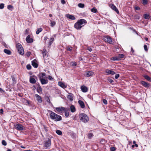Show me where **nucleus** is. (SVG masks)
Listing matches in <instances>:
<instances>
[{
	"mask_svg": "<svg viewBox=\"0 0 151 151\" xmlns=\"http://www.w3.org/2000/svg\"><path fill=\"white\" fill-rule=\"evenodd\" d=\"M108 81L110 83H112L113 82V80L110 78H108Z\"/></svg>",
	"mask_w": 151,
	"mask_h": 151,
	"instance_id": "5fc2aeb1",
	"label": "nucleus"
},
{
	"mask_svg": "<svg viewBox=\"0 0 151 151\" xmlns=\"http://www.w3.org/2000/svg\"><path fill=\"white\" fill-rule=\"evenodd\" d=\"M48 79L50 80H52L53 79L52 76H48Z\"/></svg>",
	"mask_w": 151,
	"mask_h": 151,
	"instance_id": "4d7b16f0",
	"label": "nucleus"
},
{
	"mask_svg": "<svg viewBox=\"0 0 151 151\" xmlns=\"http://www.w3.org/2000/svg\"><path fill=\"white\" fill-rule=\"evenodd\" d=\"M72 47H69V46H68L66 47V49L67 51L71 52L72 51Z\"/></svg>",
	"mask_w": 151,
	"mask_h": 151,
	"instance_id": "c9c22d12",
	"label": "nucleus"
},
{
	"mask_svg": "<svg viewBox=\"0 0 151 151\" xmlns=\"http://www.w3.org/2000/svg\"><path fill=\"white\" fill-rule=\"evenodd\" d=\"M40 80L42 84H46L48 83V81L47 80H45V79L40 78Z\"/></svg>",
	"mask_w": 151,
	"mask_h": 151,
	"instance_id": "2eb2a0df",
	"label": "nucleus"
},
{
	"mask_svg": "<svg viewBox=\"0 0 151 151\" xmlns=\"http://www.w3.org/2000/svg\"><path fill=\"white\" fill-rule=\"evenodd\" d=\"M42 54H43V57L44 59V60L45 62V60L47 59L46 58L48 57V55H47V52L44 53H43Z\"/></svg>",
	"mask_w": 151,
	"mask_h": 151,
	"instance_id": "b1692460",
	"label": "nucleus"
},
{
	"mask_svg": "<svg viewBox=\"0 0 151 151\" xmlns=\"http://www.w3.org/2000/svg\"><path fill=\"white\" fill-rule=\"evenodd\" d=\"M119 76H115V79H117Z\"/></svg>",
	"mask_w": 151,
	"mask_h": 151,
	"instance_id": "69168bd1",
	"label": "nucleus"
},
{
	"mask_svg": "<svg viewBox=\"0 0 151 151\" xmlns=\"http://www.w3.org/2000/svg\"><path fill=\"white\" fill-rule=\"evenodd\" d=\"M144 47L145 51H147L148 50V49L147 45H145L144 46Z\"/></svg>",
	"mask_w": 151,
	"mask_h": 151,
	"instance_id": "49530a36",
	"label": "nucleus"
},
{
	"mask_svg": "<svg viewBox=\"0 0 151 151\" xmlns=\"http://www.w3.org/2000/svg\"><path fill=\"white\" fill-rule=\"evenodd\" d=\"M133 143L136 147H138V145L137 144H136V142L135 141H134Z\"/></svg>",
	"mask_w": 151,
	"mask_h": 151,
	"instance_id": "6e6d98bb",
	"label": "nucleus"
},
{
	"mask_svg": "<svg viewBox=\"0 0 151 151\" xmlns=\"http://www.w3.org/2000/svg\"><path fill=\"white\" fill-rule=\"evenodd\" d=\"M141 83L145 87H148L149 86V84L145 81H142Z\"/></svg>",
	"mask_w": 151,
	"mask_h": 151,
	"instance_id": "a211bd4d",
	"label": "nucleus"
},
{
	"mask_svg": "<svg viewBox=\"0 0 151 151\" xmlns=\"http://www.w3.org/2000/svg\"><path fill=\"white\" fill-rule=\"evenodd\" d=\"M81 89L82 91L83 92H86L88 91L87 87L84 86H81Z\"/></svg>",
	"mask_w": 151,
	"mask_h": 151,
	"instance_id": "dca6fc26",
	"label": "nucleus"
},
{
	"mask_svg": "<svg viewBox=\"0 0 151 151\" xmlns=\"http://www.w3.org/2000/svg\"><path fill=\"white\" fill-rule=\"evenodd\" d=\"M111 7L117 13H119V11L116 7L114 4L110 5Z\"/></svg>",
	"mask_w": 151,
	"mask_h": 151,
	"instance_id": "ddd939ff",
	"label": "nucleus"
},
{
	"mask_svg": "<svg viewBox=\"0 0 151 151\" xmlns=\"http://www.w3.org/2000/svg\"><path fill=\"white\" fill-rule=\"evenodd\" d=\"M51 144L50 140L48 139L45 142L44 145L45 147L48 148L50 146Z\"/></svg>",
	"mask_w": 151,
	"mask_h": 151,
	"instance_id": "0eeeda50",
	"label": "nucleus"
},
{
	"mask_svg": "<svg viewBox=\"0 0 151 151\" xmlns=\"http://www.w3.org/2000/svg\"><path fill=\"white\" fill-rule=\"evenodd\" d=\"M78 103L80 106L82 108H84L85 107V105L84 102L81 100H79Z\"/></svg>",
	"mask_w": 151,
	"mask_h": 151,
	"instance_id": "f3484780",
	"label": "nucleus"
},
{
	"mask_svg": "<svg viewBox=\"0 0 151 151\" xmlns=\"http://www.w3.org/2000/svg\"><path fill=\"white\" fill-rule=\"evenodd\" d=\"M131 51L132 53H133L134 51V50L133 49V48L132 47H131Z\"/></svg>",
	"mask_w": 151,
	"mask_h": 151,
	"instance_id": "bf43d9fd",
	"label": "nucleus"
},
{
	"mask_svg": "<svg viewBox=\"0 0 151 151\" xmlns=\"http://www.w3.org/2000/svg\"><path fill=\"white\" fill-rule=\"evenodd\" d=\"M47 39V36H45L44 37V40L46 41V40Z\"/></svg>",
	"mask_w": 151,
	"mask_h": 151,
	"instance_id": "680f3d73",
	"label": "nucleus"
},
{
	"mask_svg": "<svg viewBox=\"0 0 151 151\" xmlns=\"http://www.w3.org/2000/svg\"><path fill=\"white\" fill-rule=\"evenodd\" d=\"M26 68L27 69L30 70L31 69L32 67L30 64H28L27 65Z\"/></svg>",
	"mask_w": 151,
	"mask_h": 151,
	"instance_id": "a19ab883",
	"label": "nucleus"
},
{
	"mask_svg": "<svg viewBox=\"0 0 151 151\" xmlns=\"http://www.w3.org/2000/svg\"><path fill=\"white\" fill-rule=\"evenodd\" d=\"M66 17L68 19L72 20H74L76 19V18L73 15H71L70 14H67L66 15Z\"/></svg>",
	"mask_w": 151,
	"mask_h": 151,
	"instance_id": "4468645a",
	"label": "nucleus"
},
{
	"mask_svg": "<svg viewBox=\"0 0 151 151\" xmlns=\"http://www.w3.org/2000/svg\"><path fill=\"white\" fill-rule=\"evenodd\" d=\"M134 9L135 10L139 11L140 10V8L137 5H135L134 6Z\"/></svg>",
	"mask_w": 151,
	"mask_h": 151,
	"instance_id": "c756f323",
	"label": "nucleus"
},
{
	"mask_svg": "<svg viewBox=\"0 0 151 151\" xmlns=\"http://www.w3.org/2000/svg\"><path fill=\"white\" fill-rule=\"evenodd\" d=\"M71 65L73 66H76L77 65V63L76 62H72L71 63Z\"/></svg>",
	"mask_w": 151,
	"mask_h": 151,
	"instance_id": "4c0bfd02",
	"label": "nucleus"
},
{
	"mask_svg": "<svg viewBox=\"0 0 151 151\" xmlns=\"http://www.w3.org/2000/svg\"><path fill=\"white\" fill-rule=\"evenodd\" d=\"M3 110L2 109H0V112L1 114H2L3 113Z\"/></svg>",
	"mask_w": 151,
	"mask_h": 151,
	"instance_id": "e2e57ef3",
	"label": "nucleus"
},
{
	"mask_svg": "<svg viewBox=\"0 0 151 151\" xmlns=\"http://www.w3.org/2000/svg\"><path fill=\"white\" fill-rule=\"evenodd\" d=\"M103 103H104V104H106H106H107V100H106V99H103Z\"/></svg>",
	"mask_w": 151,
	"mask_h": 151,
	"instance_id": "de8ad7c7",
	"label": "nucleus"
},
{
	"mask_svg": "<svg viewBox=\"0 0 151 151\" xmlns=\"http://www.w3.org/2000/svg\"><path fill=\"white\" fill-rule=\"evenodd\" d=\"M144 78L147 80L151 82V78L150 77V76H144Z\"/></svg>",
	"mask_w": 151,
	"mask_h": 151,
	"instance_id": "2f4dec72",
	"label": "nucleus"
},
{
	"mask_svg": "<svg viewBox=\"0 0 151 151\" xmlns=\"http://www.w3.org/2000/svg\"><path fill=\"white\" fill-rule=\"evenodd\" d=\"M30 82L31 83H35L36 82V81L34 78H30Z\"/></svg>",
	"mask_w": 151,
	"mask_h": 151,
	"instance_id": "a878e982",
	"label": "nucleus"
},
{
	"mask_svg": "<svg viewBox=\"0 0 151 151\" xmlns=\"http://www.w3.org/2000/svg\"><path fill=\"white\" fill-rule=\"evenodd\" d=\"M32 65L34 68H37L38 66V64L37 63V61L34 59L32 61Z\"/></svg>",
	"mask_w": 151,
	"mask_h": 151,
	"instance_id": "9d476101",
	"label": "nucleus"
},
{
	"mask_svg": "<svg viewBox=\"0 0 151 151\" xmlns=\"http://www.w3.org/2000/svg\"><path fill=\"white\" fill-rule=\"evenodd\" d=\"M42 30V28H40L38 29L36 31V34L37 35L39 34Z\"/></svg>",
	"mask_w": 151,
	"mask_h": 151,
	"instance_id": "cd10ccee",
	"label": "nucleus"
},
{
	"mask_svg": "<svg viewBox=\"0 0 151 151\" xmlns=\"http://www.w3.org/2000/svg\"><path fill=\"white\" fill-rule=\"evenodd\" d=\"M124 55L123 54H119L118 55V58H119V60L120 58H124Z\"/></svg>",
	"mask_w": 151,
	"mask_h": 151,
	"instance_id": "72a5a7b5",
	"label": "nucleus"
},
{
	"mask_svg": "<svg viewBox=\"0 0 151 151\" xmlns=\"http://www.w3.org/2000/svg\"><path fill=\"white\" fill-rule=\"evenodd\" d=\"M56 133L57 134H58L59 135H61L62 134V132L60 130H56Z\"/></svg>",
	"mask_w": 151,
	"mask_h": 151,
	"instance_id": "ea45409f",
	"label": "nucleus"
},
{
	"mask_svg": "<svg viewBox=\"0 0 151 151\" xmlns=\"http://www.w3.org/2000/svg\"><path fill=\"white\" fill-rule=\"evenodd\" d=\"M105 72L106 73L107 75H114L115 74V73L114 71L112 70H109L108 69H107L105 70Z\"/></svg>",
	"mask_w": 151,
	"mask_h": 151,
	"instance_id": "1a4fd4ad",
	"label": "nucleus"
},
{
	"mask_svg": "<svg viewBox=\"0 0 151 151\" xmlns=\"http://www.w3.org/2000/svg\"><path fill=\"white\" fill-rule=\"evenodd\" d=\"M25 103H26V104H27V105H29L30 104L29 101L27 100H26L25 101Z\"/></svg>",
	"mask_w": 151,
	"mask_h": 151,
	"instance_id": "603ef678",
	"label": "nucleus"
},
{
	"mask_svg": "<svg viewBox=\"0 0 151 151\" xmlns=\"http://www.w3.org/2000/svg\"><path fill=\"white\" fill-rule=\"evenodd\" d=\"M4 51L5 53L8 55H10L11 54V51L9 50L8 49H5L4 50Z\"/></svg>",
	"mask_w": 151,
	"mask_h": 151,
	"instance_id": "4be33fe9",
	"label": "nucleus"
},
{
	"mask_svg": "<svg viewBox=\"0 0 151 151\" xmlns=\"http://www.w3.org/2000/svg\"><path fill=\"white\" fill-rule=\"evenodd\" d=\"M94 73L92 71H89L86 72V76H93Z\"/></svg>",
	"mask_w": 151,
	"mask_h": 151,
	"instance_id": "5701e85b",
	"label": "nucleus"
},
{
	"mask_svg": "<svg viewBox=\"0 0 151 151\" xmlns=\"http://www.w3.org/2000/svg\"><path fill=\"white\" fill-rule=\"evenodd\" d=\"M145 40H146L147 41L148 40V39L147 38H145Z\"/></svg>",
	"mask_w": 151,
	"mask_h": 151,
	"instance_id": "338daca9",
	"label": "nucleus"
},
{
	"mask_svg": "<svg viewBox=\"0 0 151 151\" xmlns=\"http://www.w3.org/2000/svg\"><path fill=\"white\" fill-rule=\"evenodd\" d=\"M104 40L106 42H107L108 43L111 44L112 42V39L109 36H106L104 37Z\"/></svg>",
	"mask_w": 151,
	"mask_h": 151,
	"instance_id": "423d86ee",
	"label": "nucleus"
},
{
	"mask_svg": "<svg viewBox=\"0 0 151 151\" xmlns=\"http://www.w3.org/2000/svg\"><path fill=\"white\" fill-rule=\"evenodd\" d=\"M2 144L4 146H6L7 145L6 142L4 140H3L2 141Z\"/></svg>",
	"mask_w": 151,
	"mask_h": 151,
	"instance_id": "37998d69",
	"label": "nucleus"
},
{
	"mask_svg": "<svg viewBox=\"0 0 151 151\" xmlns=\"http://www.w3.org/2000/svg\"><path fill=\"white\" fill-rule=\"evenodd\" d=\"M97 9L95 8L94 7L91 9V12L94 13H96L97 12Z\"/></svg>",
	"mask_w": 151,
	"mask_h": 151,
	"instance_id": "e433bc0d",
	"label": "nucleus"
},
{
	"mask_svg": "<svg viewBox=\"0 0 151 151\" xmlns=\"http://www.w3.org/2000/svg\"><path fill=\"white\" fill-rule=\"evenodd\" d=\"M4 7V4L3 3H1L0 4V9H2Z\"/></svg>",
	"mask_w": 151,
	"mask_h": 151,
	"instance_id": "79ce46f5",
	"label": "nucleus"
},
{
	"mask_svg": "<svg viewBox=\"0 0 151 151\" xmlns=\"http://www.w3.org/2000/svg\"><path fill=\"white\" fill-rule=\"evenodd\" d=\"M58 85L60 86L63 88H65L66 87V86L64 83L62 82H59Z\"/></svg>",
	"mask_w": 151,
	"mask_h": 151,
	"instance_id": "412c9836",
	"label": "nucleus"
},
{
	"mask_svg": "<svg viewBox=\"0 0 151 151\" xmlns=\"http://www.w3.org/2000/svg\"><path fill=\"white\" fill-rule=\"evenodd\" d=\"M49 16L50 17H51L52 16V14H50L49 15Z\"/></svg>",
	"mask_w": 151,
	"mask_h": 151,
	"instance_id": "774afa93",
	"label": "nucleus"
},
{
	"mask_svg": "<svg viewBox=\"0 0 151 151\" xmlns=\"http://www.w3.org/2000/svg\"><path fill=\"white\" fill-rule=\"evenodd\" d=\"M78 6L81 8H83L84 6V5L82 3H79L78 4Z\"/></svg>",
	"mask_w": 151,
	"mask_h": 151,
	"instance_id": "58836bf2",
	"label": "nucleus"
},
{
	"mask_svg": "<svg viewBox=\"0 0 151 151\" xmlns=\"http://www.w3.org/2000/svg\"><path fill=\"white\" fill-rule=\"evenodd\" d=\"M88 136L89 138H91V137H93V134L91 133H89L88 134Z\"/></svg>",
	"mask_w": 151,
	"mask_h": 151,
	"instance_id": "a18cd8bd",
	"label": "nucleus"
},
{
	"mask_svg": "<svg viewBox=\"0 0 151 151\" xmlns=\"http://www.w3.org/2000/svg\"><path fill=\"white\" fill-rule=\"evenodd\" d=\"M79 119L83 122H87L89 121V118L84 113L81 114L79 115Z\"/></svg>",
	"mask_w": 151,
	"mask_h": 151,
	"instance_id": "7ed1b4c3",
	"label": "nucleus"
},
{
	"mask_svg": "<svg viewBox=\"0 0 151 151\" xmlns=\"http://www.w3.org/2000/svg\"><path fill=\"white\" fill-rule=\"evenodd\" d=\"M87 50L90 52H91L92 51V49L90 47H88L87 48Z\"/></svg>",
	"mask_w": 151,
	"mask_h": 151,
	"instance_id": "864d4df0",
	"label": "nucleus"
},
{
	"mask_svg": "<svg viewBox=\"0 0 151 151\" xmlns=\"http://www.w3.org/2000/svg\"><path fill=\"white\" fill-rule=\"evenodd\" d=\"M56 110L60 112H62L63 111H66L68 110H69V108H66L63 107H56L55 108Z\"/></svg>",
	"mask_w": 151,
	"mask_h": 151,
	"instance_id": "6e6552de",
	"label": "nucleus"
},
{
	"mask_svg": "<svg viewBox=\"0 0 151 151\" xmlns=\"http://www.w3.org/2000/svg\"><path fill=\"white\" fill-rule=\"evenodd\" d=\"M30 35H28L26 38V40L28 43H30L33 42V39L30 38Z\"/></svg>",
	"mask_w": 151,
	"mask_h": 151,
	"instance_id": "9b49d317",
	"label": "nucleus"
},
{
	"mask_svg": "<svg viewBox=\"0 0 151 151\" xmlns=\"http://www.w3.org/2000/svg\"><path fill=\"white\" fill-rule=\"evenodd\" d=\"M87 23V21L84 19H78L74 25V28L77 30H80L82 27L85 26Z\"/></svg>",
	"mask_w": 151,
	"mask_h": 151,
	"instance_id": "f257e3e1",
	"label": "nucleus"
},
{
	"mask_svg": "<svg viewBox=\"0 0 151 151\" xmlns=\"http://www.w3.org/2000/svg\"><path fill=\"white\" fill-rule=\"evenodd\" d=\"M47 50L45 49H44L42 50V54L47 52Z\"/></svg>",
	"mask_w": 151,
	"mask_h": 151,
	"instance_id": "09e8293b",
	"label": "nucleus"
},
{
	"mask_svg": "<svg viewBox=\"0 0 151 151\" xmlns=\"http://www.w3.org/2000/svg\"><path fill=\"white\" fill-rule=\"evenodd\" d=\"M144 18L146 19H150V16L149 14H145L143 15Z\"/></svg>",
	"mask_w": 151,
	"mask_h": 151,
	"instance_id": "bb28decb",
	"label": "nucleus"
},
{
	"mask_svg": "<svg viewBox=\"0 0 151 151\" xmlns=\"http://www.w3.org/2000/svg\"><path fill=\"white\" fill-rule=\"evenodd\" d=\"M110 150L111 151H115L116 150L115 148L114 147H111L110 148Z\"/></svg>",
	"mask_w": 151,
	"mask_h": 151,
	"instance_id": "8fccbe9b",
	"label": "nucleus"
},
{
	"mask_svg": "<svg viewBox=\"0 0 151 151\" xmlns=\"http://www.w3.org/2000/svg\"><path fill=\"white\" fill-rule=\"evenodd\" d=\"M48 112L50 114V117L52 119L56 121H59L61 120L62 117L50 111H49Z\"/></svg>",
	"mask_w": 151,
	"mask_h": 151,
	"instance_id": "f03ea898",
	"label": "nucleus"
},
{
	"mask_svg": "<svg viewBox=\"0 0 151 151\" xmlns=\"http://www.w3.org/2000/svg\"><path fill=\"white\" fill-rule=\"evenodd\" d=\"M35 96L38 101V103H41L42 102V100L41 97L37 94L35 95Z\"/></svg>",
	"mask_w": 151,
	"mask_h": 151,
	"instance_id": "f8f14e48",
	"label": "nucleus"
},
{
	"mask_svg": "<svg viewBox=\"0 0 151 151\" xmlns=\"http://www.w3.org/2000/svg\"><path fill=\"white\" fill-rule=\"evenodd\" d=\"M7 8L9 10L11 11H12L14 9L13 6L12 5H8L7 6Z\"/></svg>",
	"mask_w": 151,
	"mask_h": 151,
	"instance_id": "393cba45",
	"label": "nucleus"
},
{
	"mask_svg": "<svg viewBox=\"0 0 151 151\" xmlns=\"http://www.w3.org/2000/svg\"><path fill=\"white\" fill-rule=\"evenodd\" d=\"M54 41V38L53 37H51L50 40L48 43L49 47L50 46Z\"/></svg>",
	"mask_w": 151,
	"mask_h": 151,
	"instance_id": "aec40b11",
	"label": "nucleus"
},
{
	"mask_svg": "<svg viewBox=\"0 0 151 151\" xmlns=\"http://www.w3.org/2000/svg\"><path fill=\"white\" fill-rule=\"evenodd\" d=\"M30 55L31 52H27L26 54V55L28 57H29Z\"/></svg>",
	"mask_w": 151,
	"mask_h": 151,
	"instance_id": "c03bdc74",
	"label": "nucleus"
},
{
	"mask_svg": "<svg viewBox=\"0 0 151 151\" xmlns=\"http://www.w3.org/2000/svg\"><path fill=\"white\" fill-rule=\"evenodd\" d=\"M65 115L66 117H68L69 115V113L68 112H65Z\"/></svg>",
	"mask_w": 151,
	"mask_h": 151,
	"instance_id": "3c124183",
	"label": "nucleus"
},
{
	"mask_svg": "<svg viewBox=\"0 0 151 151\" xmlns=\"http://www.w3.org/2000/svg\"><path fill=\"white\" fill-rule=\"evenodd\" d=\"M41 76H45L46 75L45 73H41Z\"/></svg>",
	"mask_w": 151,
	"mask_h": 151,
	"instance_id": "052dcab7",
	"label": "nucleus"
},
{
	"mask_svg": "<svg viewBox=\"0 0 151 151\" xmlns=\"http://www.w3.org/2000/svg\"><path fill=\"white\" fill-rule=\"evenodd\" d=\"M17 47L19 53L21 55H22L24 54V50L22 46L19 43L17 44Z\"/></svg>",
	"mask_w": 151,
	"mask_h": 151,
	"instance_id": "20e7f679",
	"label": "nucleus"
},
{
	"mask_svg": "<svg viewBox=\"0 0 151 151\" xmlns=\"http://www.w3.org/2000/svg\"><path fill=\"white\" fill-rule=\"evenodd\" d=\"M67 98L70 100L72 101L73 100V96L71 94H69L67 96Z\"/></svg>",
	"mask_w": 151,
	"mask_h": 151,
	"instance_id": "c85d7f7f",
	"label": "nucleus"
},
{
	"mask_svg": "<svg viewBox=\"0 0 151 151\" xmlns=\"http://www.w3.org/2000/svg\"><path fill=\"white\" fill-rule=\"evenodd\" d=\"M61 2L62 3L64 4L65 3V1L64 0H61Z\"/></svg>",
	"mask_w": 151,
	"mask_h": 151,
	"instance_id": "13d9d810",
	"label": "nucleus"
},
{
	"mask_svg": "<svg viewBox=\"0 0 151 151\" xmlns=\"http://www.w3.org/2000/svg\"><path fill=\"white\" fill-rule=\"evenodd\" d=\"M111 60H119V59L117 57H114L111 58Z\"/></svg>",
	"mask_w": 151,
	"mask_h": 151,
	"instance_id": "473e14b6",
	"label": "nucleus"
},
{
	"mask_svg": "<svg viewBox=\"0 0 151 151\" xmlns=\"http://www.w3.org/2000/svg\"><path fill=\"white\" fill-rule=\"evenodd\" d=\"M15 128L17 130L22 131L24 130V127L22 124H17L14 125Z\"/></svg>",
	"mask_w": 151,
	"mask_h": 151,
	"instance_id": "39448f33",
	"label": "nucleus"
},
{
	"mask_svg": "<svg viewBox=\"0 0 151 151\" xmlns=\"http://www.w3.org/2000/svg\"><path fill=\"white\" fill-rule=\"evenodd\" d=\"M56 24V23L55 21H51L50 23V25L51 27H53Z\"/></svg>",
	"mask_w": 151,
	"mask_h": 151,
	"instance_id": "f704fd0d",
	"label": "nucleus"
},
{
	"mask_svg": "<svg viewBox=\"0 0 151 151\" xmlns=\"http://www.w3.org/2000/svg\"><path fill=\"white\" fill-rule=\"evenodd\" d=\"M142 3L144 5H147L148 4L147 0H142Z\"/></svg>",
	"mask_w": 151,
	"mask_h": 151,
	"instance_id": "7c9ffc66",
	"label": "nucleus"
},
{
	"mask_svg": "<svg viewBox=\"0 0 151 151\" xmlns=\"http://www.w3.org/2000/svg\"><path fill=\"white\" fill-rule=\"evenodd\" d=\"M21 148H24V149H25L26 148V147H24V146H21Z\"/></svg>",
	"mask_w": 151,
	"mask_h": 151,
	"instance_id": "0e129e2a",
	"label": "nucleus"
},
{
	"mask_svg": "<svg viewBox=\"0 0 151 151\" xmlns=\"http://www.w3.org/2000/svg\"><path fill=\"white\" fill-rule=\"evenodd\" d=\"M70 110L71 112L73 113L75 112L76 111V109L74 106L73 105H72L70 106Z\"/></svg>",
	"mask_w": 151,
	"mask_h": 151,
	"instance_id": "6ab92c4d",
	"label": "nucleus"
}]
</instances>
